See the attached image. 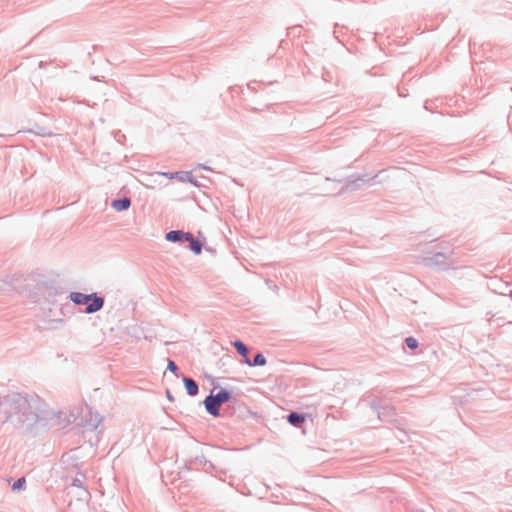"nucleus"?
Here are the masks:
<instances>
[{"mask_svg": "<svg viewBox=\"0 0 512 512\" xmlns=\"http://www.w3.org/2000/svg\"><path fill=\"white\" fill-rule=\"evenodd\" d=\"M71 300L79 305L88 304L86 307L87 313H94L100 310L103 306V299L96 295H86L80 292H74L70 295Z\"/></svg>", "mask_w": 512, "mask_h": 512, "instance_id": "1", "label": "nucleus"}, {"mask_svg": "<svg viewBox=\"0 0 512 512\" xmlns=\"http://www.w3.org/2000/svg\"><path fill=\"white\" fill-rule=\"evenodd\" d=\"M213 392L214 390L211 395L206 397L204 405L208 413L216 417L220 414L219 407L230 399V394L226 390H220L216 394H213Z\"/></svg>", "mask_w": 512, "mask_h": 512, "instance_id": "2", "label": "nucleus"}, {"mask_svg": "<svg viewBox=\"0 0 512 512\" xmlns=\"http://www.w3.org/2000/svg\"><path fill=\"white\" fill-rule=\"evenodd\" d=\"M49 420L52 427H57L59 429L66 427L71 422L70 415H67L66 412L62 411L52 413Z\"/></svg>", "mask_w": 512, "mask_h": 512, "instance_id": "3", "label": "nucleus"}, {"mask_svg": "<svg viewBox=\"0 0 512 512\" xmlns=\"http://www.w3.org/2000/svg\"><path fill=\"white\" fill-rule=\"evenodd\" d=\"M130 200L128 198H123L119 200H114L112 202V207L117 211H123L130 207Z\"/></svg>", "mask_w": 512, "mask_h": 512, "instance_id": "4", "label": "nucleus"}, {"mask_svg": "<svg viewBox=\"0 0 512 512\" xmlns=\"http://www.w3.org/2000/svg\"><path fill=\"white\" fill-rule=\"evenodd\" d=\"M184 384L189 395L194 396L198 393V385L194 380L185 378Z\"/></svg>", "mask_w": 512, "mask_h": 512, "instance_id": "5", "label": "nucleus"}, {"mask_svg": "<svg viewBox=\"0 0 512 512\" xmlns=\"http://www.w3.org/2000/svg\"><path fill=\"white\" fill-rule=\"evenodd\" d=\"M244 362L249 366H264L267 363L266 358L262 354H257L253 362L249 358H246Z\"/></svg>", "mask_w": 512, "mask_h": 512, "instance_id": "6", "label": "nucleus"}, {"mask_svg": "<svg viewBox=\"0 0 512 512\" xmlns=\"http://www.w3.org/2000/svg\"><path fill=\"white\" fill-rule=\"evenodd\" d=\"M305 420L304 416L299 415L295 412H292L288 416V422L292 425H299L300 423H303Z\"/></svg>", "mask_w": 512, "mask_h": 512, "instance_id": "7", "label": "nucleus"}, {"mask_svg": "<svg viewBox=\"0 0 512 512\" xmlns=\"http://www.w3.org/2000/svg\"><path fill=\"white\" fill-rule=\"evenodd\" d=\"M168 241H179L183 239V233L181 231H170L166 234Z\"/></svg>", "mask_w": 512, "mask_h": 512, "instance_id": "8", "label": "nucleus"}, {"mask_svg": "<svg viewBox=\"0 0 512 512\" xmlns=\"http://www.w3.org/2000/svg\"><path fill=\"white\" fill-rule=\"evenodd\" d=\"M233 345L237 349V351L244 357V360L248 358V349L241 341H235Z\"/></svg>", "mask_w": 512, "mask_h": 512, "instance_id": "9", "label": "nucleus"}, {"mask_svg": "<svg viewBox=\"0 0 512 512\" xmlns=\"http://www.w3.org/2000/svg\"><path fill=\"white\" fill-rule=\"evenodd\" d=\"M190 248L195 254H200L202 250V245L199 241L194 239L190 242Z\"/></svg>", "mask_w": 512, "mask_h": 512, "instance_id": "10", "label": "nucleus"}, {"mask_svg": "<svg viewBox=\"0 0 512 512\" xmlns=\"http://www.w3.org/2000/svg\"><path fill=\"white\" fill-rule=\"evenodd\" d=\"M407 346L411 349H416L418 347V342L415 338L413 337H408L406 338L405 340Z\"/></svg>", "mask_w": 512, "mask_h": 512, "instance_id": "11", "label": "nucleus"}, {"mask_svg": "<svg viewBox=\"0 0 512 512\" xmlns=\"http://www.w3.org/2000/svg\"><path fill=\"white\" fill-rule=\"evenodd\" d=\"M25 484V479L24 478H19L14 484H13V489L14 490H18V489H21Z\"/></svg>", "mask_w": 512, "mask_h": 512, "instance_id": "12", "label": "nucleus"}, {"mask_svg": "<svg viewBox=\"0 0 512 512\" xmlns=\"http://www.w3.org/2000/svg\"><path fill=\"white\" fill-rule=\"evenodd\" d=\"M168 369L173 373L177 371V366L172 360L168 361Z\"/></svg>", "mask_w": 512, "mask_h": 512, "instance_id": "13", "label": "nucleus"}, {"mask_svg": "<svg viewBox=\"0 0 512 512\" xmlns=\"http://www.w3.org/2000/svg\"><path fill=\"white\" fill-rule=\"evenodd\" d=\"M183 239H185L186 241H189V242L194 240L193 236L190 233H185V234L183 233Z\"/></svg>", "mask_w": 512, "mask_h": 512, "instance_id": "14", "label": "nucleus"}, {"mask_svg": "<svg viewBox=\"0 0 512 512\" xmlns=\"http://www.w3.org/2000/svg\"><path fill=\"white\" fill-rule=\"evenodd\" d=\"M164 176H167L169 178H173L174 177V174H171V175H168L167 173H163Z\"/></svg>", "mask_w": 512, "mask_h": 512, "instance_id": "15", "label": "nucleus"}, {"mask_svg": "<svg viewBox=\"0 0 512 512\" xmlns=\"http://www.w3.org/2000/svg\"><path fill=\"white\" fill-rule=\"evenodd\" d=\"M511 297H512V292H511Z\"/></svg>", "mask_w": 512, "mask_h": 512, "instance_id": "16", "label": "nucleus"}]
</instances>
